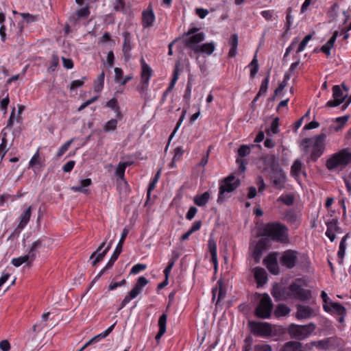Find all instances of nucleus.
Returning a JSON list of instances; mask_svg holds the SVG:
<instances>
[{"label":"nucleus","mask_w":351,"mask_h":351,"mask_svg":"<svg viewBox=\"0 0 351 351\" xmlns=\"http://www.w3.org/2000/svg\"><path fill=\"white\" fill-rule=\"evenodd\" d=\"M261 235L279 243L285 244L289 241L288 227L279 221L269 222L261 229Z\"/></svg>","instance_id":"nucleus-1"},{"label":"nucleus","mask_w":351,"mask_h":351,"mask_svg":"<svg viewBox=\"0 0 351 351\" xmlns=\"http://www.w3.org/2000/svg\"><path fill=\"white\" fill-rule=\"evenodd\" d=\"M349 165H351V152L348 149H342L333 154L326 162V167L330 171L341 170Z\"/></svg>","instance_id":"nucleus-2"},{"label":"nucleus","mask_w":351,"mask_h":351,"mask_svg":"<svg viewBox=\"0 0 351 351\" xmlns=\"http://www.w3.org/2000/svg\"><path fill=\"white\" fill-rule=\"evenodd\" d=\"M283 295L286 299H293L300 302H306L311 298V291L304 289L296 282H292L283 290Z\"/></svg>","instance_id":"nucleus-3"},{"label":"nucleus","mask_w":351,"mask_h":351,"mask_svg":"<svg viewBox=\"0 0 351 351\" xmlns=\"http://www.w3.org/2000/svg\"><path fill=\"white\" fill-rule=\"evenodd\" d=\"M326 137V134L322 132L314 139L306 138L302 141V145L306 148L313 143V149L310 156L313 161L315 162L323 154L325 149L324 141Z\"/></svg>","instance_id":"nucleus-4"},{"label":"nucleus","mask_w":351,"mask_h":351,"mask_svg":"<svg viewBox=\"0 0 351 351\" xmlns=\"http://www.w3.org/2000/svg\"><path fill=\"white\" fill-rule=\"evenodd\" d=\"M241 184L240 180L236 178L234 175H230L225 178L219 184L217 202L221 204L225 200V193L234 191Z\"/></svg>","instance_id":"nucleus-5"},{"label":"nucleus","mask_w":351,"mask_h":351,"mask_svg":"<svg viewBox=\"0 0 351 351\" xmlns=\"http://www.w3.org/2000/svg\"><path fill=\"white\" fill-rule=\"evenodd\" d=\"M315 328L316 326L313 323L306 325L291 324L288 328V332L292 338L303 340L309 337Z\"/></svg>","instance_id":"nucleus-6"},{"label":"nucleus","mask_w":351,"mask_h":351,"mask_svg":"<svg viewBox=\"0 0 351 351\" xmlns=\"http://www.w3.org/2000/svg\"><path fill=\"white\" fill-rule=\"evenodd\" d=\"M273 306L274 304L271 298L268 294L265 293L257 304L254 314L258 318L269 319L271 317Z\"/></svg>","instance_id":"nucleus-7"},{"label":"nucleus","mask_w":351,"mask_h":351,"mask_svg":"<svg viewBox=\"0 0 351 351\" xmlns=\"http://www.w3.org/2000/svg\"><path fill=\"white\" fill-rule=\"evenodd\" d=\"M340 339L337 337H330L319 341H313L306 344V347L311 349L315 347L321 351H326L337 348L339 345Z\"/></svg>","instance_id":"nucleus-8"},{"label":"nucleus","mask_w":351,"mask_h":351,"mask_svg":"<svg viewBox=\"0 0 351 351\" xmlns=\"http://www.w3.org/2000/svg\"><path fill=\"white\" fill-rule=\"evenodd\" d=\"M205 39V34L203 32H199L191 36H186L183 38L182 43L185 48L190 49L189 55L193 58L195 54H197L198 47L200 46L202 43Z\"/></svg>","instance_id":"nucleus-9"},{"label":"nucleus","mask_w":351,"mask_h":351,"mask_svg":"<svg viewBox=\"0 0 351 351\" xmlns=\"http://www.w3.org/2000/svg\"><path fill=\"white\" fill-rule=\"evenodd\" d=\"M248 325L251 332L255 336L268 337L271 335V325L267 322L250 321Z\"/></svg>","instance_id":"nucleus-10"},{"label":"nucleus","mask_w":351,"mask_h":351,"mask_svg":"<svg viewBox=\"0 0 351 351\" xmlns=\"http://www.w3.org/2000/svg\"><path fill=\"white\" fill-rule=\"evenodd\" d=\"M298 255L299 252L294 250H287L282 253L280 258V265L289 269H292L297 265Z\"/></svg>","instance_id":"nucleus-11"},{"label":"nucleus","mask_w":351,"mask_h":351,"mask_svg":"<svg viewBox=\"0 0 351 351\" xmlns=\"http://www.w3.org/2000/svg\"><path fill=\"white\" fill-rule=\"evenodd\" d=\"M332 90L333 99L329 100L326 103V107L328 108H333L339 106L344 101L346 97H347V94H343V90L341 89L339 85L333 86Z\"/></svg>","instance_id":"nucleus-12"},{"label":"nucleus","mask_w":351,"mask_h":351,"mask_svg":"<svg viewBox=\"0 0 351 351\" xmlns=\"http://www.w3.org/2000/svg\"><path fill=\"white\" fill-rule=\"evenodd\" d=\"M277 256L278 252H271L263 259L264 265L274 275H277L280 272Z\"/></svg>","instance_id":"nucleus-13"},{"label":"nucleus","mask_w":351,"mask_h":351,"mask_svg":"<svg viewBox=\"0 0 351 351\" xmlns=\"http://www.w3.org/2000/svg\"><path fill=\"white\" fill-rule=\"evenodd\" d=\"M128 231L126 229L123 230L121 239H119V243H117L115 250H114L110 260L107 263V267H112L114 263L118 259L120 254L123 250V245L125 241V239L128 235Z\"/></svg>","instance_id":"nucleus-14"},{"label":"nucleus","mask_w":351,"mask_h":351,"mask_svg":"<svg viewBox=\"0 0 351 351\" xmlns=\"http://www.w3.org/2000/svg\"><path fill=\"white\" fill-rule=\"evenodd\" d=\"M282 219L295 229L298 228L301 223L300 215L293 208L287 210Z\"/></svg>","instance_id":"nucleus-15"},{"label":"nucleus","mask_w":351,"mask_h":351,"mask_svg":"<svg viewBox=\"0 0 351 351\" xmlns=\"http://www.w3.org/2000/svg\"><path fill=\"white\" fill-rule=\"evenodd\" d=\"M122 36L123 38L122 51L125 61H129L132 57L131 51L133 49L132 44V36L131 34L125 31L123 32Z\"/></svg>","instance_id":"nucleus-16"},{"label":"nucleus","mask_w":351,"mask_h":351,"mask_svg":"<svg viewBox=\"0 0 351 351\" xmlns=\"http://www.w3.org/2000/svg\"><path fill=\"white\" fill-rule=\"evenodd\" d=\"M338 223L339 222L337 218L326 221L327 229L325 234L331 242L334 241L336 239L335 233L341 232V228L339 226Z\"/></svg>","instance_id":"nucleus-17"},{"label":"nucleus","mask_w":351,"mask_h":351,"mask_svg":"<svg viewBox=\"0 0 351 351\" xmlns=\"http://www.w3.org/2000/svg\"><path fill=\"white\" fill-rule=\"evenodd\" d=\"M106 241H103L99 246L97 247L96 251H95L90 256V259H95L93 260L92 265L93 266H96L100 261H101L106 254L108 253V252L111 248V242L108 245V246L102 251V249L106 245Z\"/></svg>","instance_id":"nucleus-18"},{"label":"nucleus","mask_w":351,"mask_h":351,"mask_svg":"<svg viewBox=\"0 0 351 351\" xmlns=\"http://www.w3.org/2000/svg\"><path fill=\"white\" fill-rule=\"evenodd\" d=\"M323 309L330 314L346 315V308L339 302L330 301L329 304H323Z\"/></svg>","instance_id":"nucleus-19"},{"label":"nucleus","mask_w":351,"mask_h":351,"mask_svg":"<svg viewBox=\"0 0 351 351\" xmlns=\"http://www.w3.org/2000/svg\"><path fill=\"white\" fill-rule=\"evenodd\" d=\"M180 62L179 61L176 62L174 66L173 71V75L172 79L171 80L170 84H169V86L165 90V92L162 94V100L164 101L168 95L169 93L173 89L178 80L179 79L180 76Z\"/></svg>","instance_id":"nucleus-20"},{"label":"nucleus","mask_w":351,"mask_h":351,"mask_svg":"<svg viewBox=\"0 0 351 351\" xmlns=\"http://www.w3.org/2000/svg\"><path fill=\"white\" fill-rule=\"evenodd\" d=\"M155 14L149 5L147 10L142 13V25L144 28L152 27L155 21Z\"/></svg>","instance_id":"nucleus-21"},{"label":"nucleus","mask_w":351,"mask_h":351,"mask_svg":"<svg viewBox=\"0 0 351 351\" xmlns=\"http://www.w3.org/2000/svg\"><path fill=\"white\" fill-rule=\"evenodd\" d=\"M212 294H213V300H215L216 298V296L217 295V299L216 302V304H218V303L225 298L226 295V287L222 281V280H219L217 282L216 287L215 289H213L212 290Z\"/></svg>","instance_id":"nucleus-22"},{"label":"nucleus","mask_w":351,"mask_h":351,"mask_svg":"<svg viewBox=\"0 0 351 351\" xmlns=\"http://www.w3.org/2000/svg\"><path fill=\"white\" fill-rule=\"evenodd\" d=\"M252 271L258 287H262L267 282V275L263 268L256 267L253 269Z\"/></svg>","instance_id":"nucleus-23"},{"label":"nucleus","mask_w":351,"mask_h":351,"mask_svg":"<svg viewBox=\"0 0 351 351\" xmlns=\"http://www.w3.org/2000/svg\"><path fill=\"white\" fill-rule=\"evenodd\" d=\"M208 251L210 254V262L214 265V269L215 271L217 270L218 267V261H217V246L216 242L213 239H210L208 241Z\"/></svg>","instance_id":"nucleus-24"},{"label":"nucleus","mask_w":351,"mask_h":351,"mask_svg":"<svg viewBox=\"0 0 351 351\" xmlns=\"http://www.w3.org/2000/svg\"><path fill=\"white\" fill-rule=\"evenodd\" d=\"M32 206H29L19 216V223L17 226V230H23L25 228L30 220V217L32 215Z\"/></svg>","instance_id":"nucleus-25"},{"label":"nucleus","mask_w":351,"mask_h":351,"mask_svg":"<svg viewBox=\"0 0 351 351\" xmlns=\"http://www.w3.org/2000/svg\"><path fill=\"white\" fill-rule=\"evenodd\" d=\"M140 63L141 67V80L149 82L153 74V70L145 62L143 57H141L140 60Z\"/></svg>","instance_id":"nucleus-26"},{"label":"nucleus","mask_w":351,"mask_h":351,"mask_svg":"<svg viewBox=\"0 0 351 351\" xmlns=\"http://www.w3.org/2000/svg\"><path fill=\"white\" fill-rule=\"evenodd\" d=\"M313 316V308L308 306L298 304L297 306L296 317L298 319H308Z\"/></svg>","instance_id":"nucleus-27"},{"label":"nucleus","mask_w":351,"mask_h":351,"mask_svg":"<svg viewBox=\"0 0 351 351\" xmlns=\"http://www.w3.org/2000/svg\"><path fill=\"white\" fill-rule=\"evenodd\" d=\"M286 176L282 171L275 173L272 176L273 186L278 190H282L285 187Z\"/></svg>","instance_id":"nucleus-28"},{"label":"nucleus","mask_w":351,"mask_h":351,"mask_svg":"<svg viewBox=\"0 0 351 351\" xmlns=\"http://www.w3.org/2000/svg\"><path fill=\"white\" fill-rule=\"evenodd\" d=\"M43 239L40 238L32 243L27 254L33 262L35 261L39 250L43 247Z\"/></svg>","instance_id":"nucleus-29"},{"label":"nucleus","mask_w":351,"mask_h":351,"mask_svg":"<svg viewBox=\"0 0 351 351\" xmlns=\"http://www.w3.org/2000/svg\"><path fill=\"white\" fill-rule=\"evenodd\" d=\"M311 266V261L307 254L302 253L298 255L296 267L303 271H308Z\"/></svg>","instance_id":"nucleus-30"},{"label":"nucleus","mask_w":351,"mask_h":351,"mask_svg":"<svg viewBox=\"0 0 351 351\" xmlns=\"http://www.w3.org/2000/svg\"><path fill=\"white\" fill-rule=\"evenodd\" d=\"M349 116L345 115L343 117H337L335 119V122L337 123L338 125H335L334 123H331L329 127L330 132H338L339 130H341L346 122L348 121Z\"/></svg>","instance_id":"nucleus-31"},{"label":"nucleus","mask_w":351,"mask_h":351,"mask_svg":"<svg viewBox=\"0 0 351 351\" xmlns=\"http://www.w3.org/2000/svg\"><path fill=\"white\" fill-rule=\"evenodd\" d=\"M239 43V37L236 34H233L231 35L230 38L229 40V45L230 46V49L228 52L229 58H234L237 54V47Z\"/></svg>","instance_id":"nucleus-32"},{"label":"nucleus","mask_w":351,"mask_h":351,"mask_svg":"<svg viewBox=\"0 0 351 351\" xmlns=\"http://www.w3.org/2000/svg\"><path fill=\"white\" fill-rule=\"evenodd\" d=\"M148 280L144 276H140L134 287L132 289V291L138 296L143 290V288L148 284Z\"/></svg>","instance_id":"nucleus-33"},{"label":"nucleus","mask_w":351,"mask_h":351,"mask_svg":"<svg viewBox=\"0 0 351 351\" xmlns=\"http://www.w3.org/2000/svg\"><path fill=\"white\" fill-rule=\"evenodd\" d=\"M215 49V44L212 42L200 45L199 47H198V49L197 51V54H195V56H197L199 53H204L207 56H210L213 53Z\"/></svg>","instance_id":"nucleus-34"},{"label":"nucleus","mask_w":351,"mask_h":351,"mask_svg":"<svg viewBox=\"0 0 351 351\" xmlns=\"http://www.w3.org/2000/svg\"><path fill=\"white\" fill-rule=\"evenodd\" d=\"M210 195L209 192L206 191L201 195H197L194 197V203L197 206H204L208 202Z\"/></svg>","instance_id":"nucleus-35"},{"label":"nucleus","mask_w":351,"mask_h":351,"mask_svg":"<svg viewBox=\"0 0 351 351\" xmlns=\"http://www.w3.org/2000/svg\"><path fill=\"white\" fill-rule=\"evenodd\" d=\"M349 234H346L341 240L339 246V250L337 252V257L339 260V263H343V260L345 256L346 252V242L347 239L349 238Z\"/></svg>","instance_id":"nucleus-36"},{"label":"nucleus","mask_w":351,"mask_h":351,"mask_svg":"<svg viewBox=\"0 0 351 351\" xmlns=\"http://www.w3.org/2000/svg\"><path fill=\"white\" fill-rule=\"evenodd\" d=\"M32 263L33 261L30 260V258L27 254L17 258H14L11 261V263L16 267L21 266L23 263H26L27 265L31 266Z\"/></svg>","instance_id":"nucleus-37"},{"label":"nucleus","mask_w":351,"mask_h":351,"mask_svg":"<svg viewBox=\"0 0 351 351\" xmlns=\"http://www.w3.org/2000/svg\"><path fill=\"white\" fill-rule=\"evenodd\" d=\"M277 202H282L287 206H291L294 204L295 196L293 193H283L278 199Z\"/></svg>","instance_id":"nucleus-38"},{"label":"nucleus","mask_w":351,"mask_h":351,"mask_svg":"<svg viewBox=\"0 0 351 351\" xmlns=\"http://www.w3.org/2000/svg\"><path fill=\"white\" fill-rule=\"evenodd\" d=\"M149 82L141 80L139 84L136 87L137 91L141 95V97L146 99L149 93Z\"/></svg>","instance_id":"nucleus-39"},{"label":"nucleus","mask_w":351,"mask_h":351,"mask_svg":"<svg viewBox=\"0 0 351 351\" xmlns=\"http://www.w3.org/2000/svg\"><path fill=\"white\" fill-rule=\"evenodd\" d=\"M290 308L284 304H279L276 306L274 311L276 317H283L286 316L290 313Z\"/></svg>","instance_id":"nucleus-40"},{"label":"nucleus","mask_w":351,"mask_h":351,"mask_svg":"<svg viewBox=\"0 0 351 351\" xmlns=\"http://www.w3.org/2000/svg\"><path fill=\"white\" fill-rule=\"evenodd\" d=\"M302 164L300 160H295L291 167V174L293 177H298L300 176L302 170Z\"/></svg>","instance_id":"nucleus-41"},{"label":"nucleus","mask_w":351,"mask_h":351,"mask_svg":"<svg viewBox=\"0 0 351 351\" xmlns=\"http://www.w3.org/2000/svg\"><path fill=\"white\" fill-rule=\"evenodd\" d=\"M248 66L251 67L250 76L251 78H254L257 74L259 69V65L256 55L254 56V58L252 59V62L250 63Z\"/></svg>","instance_id":"nucleus-42"},{"label":"nucleus","mask_w":351,"mask_h":351,"mask_svg":"<svg viewBox=\"0 0 351 351\" xmlns=\"http://www.w3.org/2000/svg\"><path fill=\"white\" fill-rule=\"evenodd\" d=\"M36 165H39L40 167L43 166L41 158L40 157L39 149L36 152L29 162V166L31 168L34 169Z\"/></svg>","instance_id":"nucleus-43"},{"label":"nucleus","mask_w":351,"mask_h":351,"mask_svg":"<svg viewBox=\"0 0 351 351\" xmlns=\"http://www.w3.org/2000/svg\"><path fill=\"white\" fill-rule=\"evenodd\" d=\"M117 119H112L107 121L104 126V131L105 132H110L114 131L117 128Z\"/></svg>","instance_id":"nucleus-44"},{"label":"nucleus","mask_w":351,"mask_h":351,"mask_svg":"<svg viewBox=\"0 0 351 351\" xmlns=\"http://www.w3.org/2000/svg\"><path fill=\"white\" fill-rule=\"evenodd\" d=\"M104 77H105V74H104V72L102 71L98 75V77L95 81V91L100 92L103 89L104 84Z\"/></svg>","instance_id":"nucleus-45"},{"label":"nucleus","mask_w":351,"mask_h":351,"mask_svg":"<svg viewBox=\"0 0 351 351\" xmlns=\"http://www.w3.org/2000/svg\"><path fill=\"white\" fill-rule=\"evenodd\" d=\"M108 334L106 333V332L104 330V332H102L101 333L99 334L98 335L95 336V337L92 338L91 339H90L88 342H86L84 346L82 348V349L80 350V351H82V350H84L85 348H86L87 346H88L89 345L95 343V342H97L99 340L101 339H104V338H106V337H108Z\"/></svg>","instance_id":"nucleus-46"},{"label":"nucleus","mask_w":351,"mask_h":351,"mask_svg":"<svg viewBox=\"0 0 351 351\" xmlns=\"http://www.w3.org/2000/svg\"><path fill=\"white\" fill-rule=\"evenodd\" d=\"M291 8H289L287 10L286 23L285 25V32H287L290 30L291 27L293 22V16L291 14Z\"/></svg>","instance_id":"nucleus-47"},{"label":"nucleus","mask_w":351,"mask_h":351,"mask_svg":"<svg viewBox=\"0 0 351 351\" xmlns=\"http://www.w3.org/2000/svg\"><path fill=\"white\" fill-rule=\"evenodd\" d=\"M269 246V240L267 238H262L259 239L254 247L261 250L263 252L266 250Z\"/></svg>","instance_id":"nucleus-48"},{"label":"nucleus","mask_w":351,"mask_h":351,"mask_svg":"<svg viewBox=\"0 0 351 351\" xmlns=\"http://www.w3.org/2000/svg\"><path fill=\"white\" fill-rule=\"evenodd\" d=\"M312 36L311 34L306 35L303 40L300 42V43L298 45V47L296 50V53H299L304 50L306 48L308 43L311 40Z\"/></svg>","instance_id":"nucleus-49"},{"label":"nucleus","mask_w":351,"mask_h":351,"mask_svg":"<svg viewBox=\"0 0 351 351\" xmlns=\"http://www.w3.org/2000/svg\"><path fill=\"white\" fill-rule=\"evenodd\" d=\"M167 315L165 313L161 315L158 319V325L159 330L166 332Z\"/></svg>","instance_id":"nucleus-50"},{"label":"nucleus","mask_w":351,"mask_h":351,"mask_svg":"<svg viewBox=\"0 0 351 351\" xmlns=\"http://www.w3.org/2000/svg\"><path fill=\"white\" fill-rule=\"evenodd\" d=\"M73 140V138H71V140L66 141L58 149L57 152L58 158L61 157L69 149Z\"/></svg>","instance_id":"nucleus-51"},{"label":"nucleus","mask_w":351,"mask_h":351,"mask_svg":"<svg viewBox=\"0 0 351 351\" xmlns=\"http://www.w3.org/2000/svg\"><path fill=\"white\" fill-rule=\"evenodd\" d=\"M250 147L247 145H242L238 149L237 154L239 156L243 158L248 156L250 154Z\"/></svg>","instance_id":"nucleus-52"},{"label":"nucleus","mask_w":351,"mask_h":351,"mask_svg":"<svg viewBox=\"0 0 351 351\" xmlns=\"http://www.w3.org/2000/svg\"><path fill=\"white\" fill-rule=\"evenodd\" d=\"M269 82V74H268L262 81L260 89H259V95H264L267 91L268 84Z\"/></svg>","instance_id":"nucleus-53"},{"label":"nucleus","mask_w":351,"mask_h":351,"mask_svg":"<svg viewBox=\"0 0 351 351\" xmlns=\"http://www.w3.org/2000/svg\"><path fill=\"white\" fill-rule=\"evenodd\" d=\"M125 169V166H124L121 162L117 165L115 174L119 179L124 180Z\"/></svg>","instance_id":"nucleus-54"},{"label":"nucleus","mask_w":351,"mask_h":351,"mask_svg":"<svg viewBox=\"0 0 351 351\" xmlns=\"http://www.w3.org/2000/svg\"><path fill=\"white\" fill-rule=\"evenodd\" d=\"M90 10L88 6L80 8L76 12V15L78 19H86L90 15Z\"/></svg>","instance_id":"nucleus-55"},{"label":"nucleus","mask_w":351,"mask_h":351,"mask_svg":"<svg viewBox=\"0 0 351 351\" xmlns=\"http://www.w3.org/2000/svg\"><path fill=\"white\" fill-rule=\"evenodd\" d=\"M86 80V77H83L82 80H75L72 81L70 84V90H73L76 88L82 87L84 84V81Z\"/></svg>","instance_id":"nucleus-56"},{"label":"nucleus","mask_w":351,"mask_h":351,"mask_svg":"<svg viewBox=\"0 0 351 351\" xmlns=\"http://www.w3.org/2000/svg\"><path fill=\"white\" fill-rule=\"evenodd\" d=\"M147 268V265L145 264L138 263L134 265L130 271L131 274H137L140 273L141 271L145 270Z\"/></svg>","instance_id":"nucleus-57"},{"label":"nucleus","mask_w":351,"mask_h":351,"mask_svg":"<svg viewBox=\"0 0 351 351\" xmlns=\"http://www.w3.org/2000/svg\"><path fill=\"white\" fill-rule=\"evenodd\" d=\"M19 14L27 23H32L38 21V16L36 15H32L29 13H19Z\"/></svg>","instance_id":"nucleus-58"},{"label":"nucleus","mask_w":351,"mask_h":351,"mask_svg":"<svg viewBox=\"0 0 351 351\" xmlns=\"http://www.w3.org/2000/svg\"><path fill=\"white\" fill-rule=\"evenodd\" d=\"M7 146H8V140L1 138V143L0 144V157L1 158V159L5 156L7 152L8 151Z\"/></svg>","instance_id":"nucleus-59"},{"label":"nucleus","mask_w":351,"mask_h":351,"mask_svg":"<svg viewBox=\"0 0 351 351\" xmlns=\"http://www.w3.org/2000/svg\"><path fill=\"white\" fill-rule=\"evenodd\" d=\"M124 0H115L114 3V10L117 12H124L125 10Z\"/></svg>","instance_id":"nucleus-60"},{"label":"nucleus","mask_w":351,"mask_h":351,"mask_svg":"<svg viewBox=\"0 0 351 351\" xmlns=\"http://www.w3.org/2000/svg\"><path fill=\"white\" fill-rule=\"evenodd\" d=\"M261 16L266 20V21H272L274 16V10H263L261 12Z\"/></svg>","instance_id":"nucleus-61"},{"label":"nucleus","mask_w":351,"mask_h":351,"mask_svg":"<svg viewBox=\"0 0 351 351\" xmlns=\"http://www.w3.org/2000/svg\"><path fill=\"white\" fill-rule=\"evenodd\" d=\"M59 64V58L57 55L53 54L52 56L51 60V64L50 66L49 67V70L51 71H54L56 69V67Z\"/></svg>","instance_id":"nucleus-62"},{"label":"nucleus","mask_w":351,"mask_h":351,"mask_svg":"<svg viewBox=\"0 0 351 351\" xmlns=\"http://www.w3.org/2000/svg\"><path fill=\"white\" fill-rule=\"evenodd\" d=\"M254 351H272V350L269 344L260 343L254 346Z\"/></svg>","instance_id":"nucleus-63"},{"label":"nucleus","mask_w":351,"mask_h":351,"mask_svg":"<svg viewBox=\"0 0 351 351\" xmlns=\"http://www.w3.org/2000/svg\"><path fill=\"white\" fill-rule=\"evenodd\" d=\"M252 346V339L251 337H246L244 340V345L242 348V351H251Z\"/></svg>","instance_id":"nucleus-64"}]
</instances>
